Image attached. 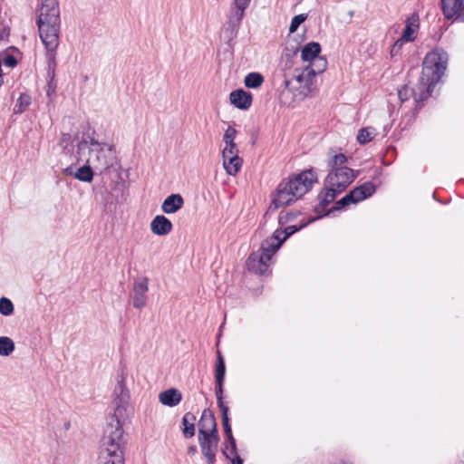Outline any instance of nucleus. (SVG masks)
<instances>
[{
  "label": "nucleus",
  "mask_w": 464,
  "mask_h": 464,
  "mask_svg": "<svg viewBox=\"0 0 464 464\" xmlns=\"http://www.w3.org/2000/svg\"><path fill=\"white\" fill-rule=\"evenodd\" d=\"M115 410L111 421L106 425L102 438V464H124V450L127 445V434L122 424L126 415L130 393L125 384V376L121 374L113 392Z\"/></svg>",
  "instance_id": "obj_1"
},
{
  "label": "nucleus",
  "mask_w": 464,
  "mask_h": 464,
  "mask_svg": "<svg viewBox=\"0 0 464 464\" xmlns=\"http://www.w3.org/2000/svg\"><path fill=\"white\" fill-rule=\"evenodd\" d=\"M448 59V53L442 48H436L424 57L421 74L418 82V92L415 91L414 94V114L422 109L423 102L430 97L434 87L445 72Z\"/></svg>",
  "instance_id": "obj_2"
},
{
  "label": "nucleus",
  "mask_w": 464,
  "mask_h": 464,
  "mask_svg": "<svg viewBox=\"0 0 464 464\" xmlns=\"http://www.w3.org/2000/svg\"><path fill=\"white\" fill-rule=\"evenodd\" d=\"M60 10L56 0H42L40 15L36 20L43 44L59 43Z\"/></svg>",
  "instance_id": "obj_3"
},
{
  "label": "nucleus",
  "mask_w": 464,
  "mask_h": 464,
  "mask_svg": "<svg viewBox=\"0 0 464 464\" xmlns=\"http://www.w3.org/2000/svg\"><path fill=\"white\" fill-rule=\"evenodd\" d=\"M299 198H301L298 193H295L290 182L287 179H283L276 189L269 209L276 210L279 208L290 206Z\"/></svg>",
  "instance_id": "obj_4"
},
{
  "label": "nucleus",
  "mask_w": 464,
  "mask_h": 464,
  "mask_svg": "<svg viewBox=\"0 0 464 464\" xmlns=\"http://www.w3.org/2000/svg\"><path fill=\"white\" fill-rule=\"evenodd\" d=\"M287 180L294 187L295 193L302 198L309 192L314 184L318 182L317 173L313 168L304 169L297 174H292Z\"/></svg>",
  "instance_id": "obj_5"
},
{
  "label": "nucleus",
  "mask_w": 464,
  "mask_h": 464,
  "mask_svg": "<svg viewBox=\"0 0 464 464\" xmlns=\"http://www.w3.org/2000/svg\"><path fill=\"white\" fill-rule=\"evenodd\" d=\"M219 440V434L216 433L215 430L204 432L200 430L198 434V443L201 453L207 459L208 464H214L216 462V455Z\"/></svg>",
  "instance_id": "obj_6"
},
{
  "label": "nucleus",
  "mask_w": 464,
  "mask_h": 464,
  "mask_svg": "<svg viewBox=\"0 0 464 464\" xmlns=\"http://www.w3.org/2000/svg\"><path fill=\"white\" fill-rule=\"evenodd\" d=\"M46 50L47 59V88L46 94L51 97L55 93L57 83L55 81V70H56V50L59 43L51 42L50 44H44Z\"/></svg>",
  "instance_id": "obj_7"
},
{
  "label": "nucleus",
  "mask_w": 464,
  "mask_h": 464,
  "mask_svg": "<svg viewBox=\"0 0 464 464\" xmlns=\"http://www.w3.org/2000/svg\"><path fill=\"white\" fill-rule=\"evenodd\" d=\"M94 159L91 160L93 169L101 173L110 169L116 162V150L114 145L103 144V147L96 149Z\"/></svg>",
  "instance_id": "obj_8"
},
{
  "label": "nucleus",
  "mask_w": 464,
  "mask_h": 464,
  "mask_svg": "<svg viewBox=\"0 0 464 464\" xmlns=\"http://www.w3.org/2000/svg\"><path fill=\"white\" fill-rule=\"evenodd\" d=\"M271 260L267 258L266 253H262L259 249L253 251L246 261L247 270L256 275L267 276L271 273Z\"/></svg>",
  "instance_id": "obj_9"
},
{
  "label": "nucleus",
  "mask_w": 464,
  "mask_h": 464,
  "mask_svg": "<svg viewBox=\"0 0 464 464\" xmlns=\"http://www.w3.org/2000/svg\"><path fill=\"white\" fill-rule=\"evenodd\" d=\"M420 27V16L418 12H413L405 21V27L402 31L401 37L395 42L392 53L393 50L399 45L401 46L402 42H412L416 38V33Z\"/></svg>",
  "instance_id": "obj_10"
},
{
  "label": "nucleus",
  "mask_w": 464,
  "mask_h": 464,
  "mask_svg": "<svg viewBox=\"0 0 464 464\" xmlns=\"http://www.w3.org/2000/svg\"><path fill=\"white\" fill-rule=\"evenodd\" d=\"M148 290L149 280L147 277H140L134 281L131 295L133 307L142 309L146 305Z\"/></svg>",
  "instance_id": "obj_11"
},
{
  "label": "nucleus",
  "mask_w": 464,
  "mask_h": 464,
  "mask_svg": "<svg viewBox=\"0 0 464 464\" xmlns=\"http://www.w3.org/2000/svg\"><path fill=\"white\" fill-rule=\"evenodd\" d=\"M314 77L309 74V72L307 71V79L301 84V86L296 87L300 91V94H302L304 97L311 96L313 92L315 90V86L314 84ZM293 81L285 79L281 88H283L280 91V97L281 99L284 98V96L286 94V92H290L292 87Z\"/></svg>",
  "instance_id": "obj_12"
},
{
  "label": "nucleus",
  "mask_w": 464,
  "mask_h": 464,
  "mask_svg": "<svg viewBox=\"0 0 464 464\" xmlns=\"http://www.w3.org/2000/svg\"><path fill=\"white\" fill-rule=\"evenodd\" d=\"M229 101L230 103L236 108L242 111H246L252 105L253 95L250 92L239 88L230 92Z\"/></svg>",
  "instance_id": "obj_13"
},
{
  "label": "nucleus",
  "mask_w": 464,
  "mask_h": 464,
  "mask_svg": "<svg viewBox=\"0 0 464 464\" xmlns=\"http://www.w3.org/2000/svg\"><path fill=\"white\" fill-rule=\"evenodd\" d=\"M172 228V222L164 215L155 216L150 222V231L156 236H167Z\"/></svg>",
  "instance_id": "obj_14"
},
{
  "label": "nucleus",
  "mask_w": 464,
  "mask_h": 464,
  "mask_svg": "<svg viewBox=\"0 0 464 464\" xmlns=\"http://www.w3.org/2000/svg\"><path fill=\"white\" fill-rule=\"evenodd\" d=\"M356 177L357 173H355V171L351 168H334V169H330L329 173L327 174V181L333 179H336V180H340L345 183L349 182L351 185Z\"/></svg>",
  "instance_id": "obj_15"
},
{
  "label": "nucleus",
  "mask_w": 464,
  "mask_h": 464,
  "mask_svg": "<svg viewBox=\"0 0 464 464\" xmlns=\"http://www.w3.org/2000/svg\"><path fill=\"white\" fill-rule=\"evenodd\" d=\"M184 199L180 194L168 196L161 204V210L165 214H174L182 208Z\"/></svg>",
  "instance_id": "obj_16"
},
{
  "label": "nucleus",
  "mask_w": 464,
  "mask_h": 464,
  "mask_svg": "<svg viewBox=\"0 0 464 464\" xmlns=\"http://www.w3.org/2000/svg\"><path fill=\"white\" fill-rule=\"evenodd\" d=\"M198 426V432L200 430H202L204 432H208V430H215L216 433H218V424L214 412L208 408L202 411Z\"/></svg>",
  "instance_id": "obj_17"
},
{
  "label": "nucleus",
  "mask_w": 464,
  "mask_h": 464,
  "mask_svg": "<svg viewBox=\"0 0 464 464\" xmlns=\"http://www.w3.org/2000/svg\"><path fill=\"white\" fill-rule=\"evenodd\" d=\"M226 376V363L224 356L220 351L217 352V359L215 364V390L224 389V382Z\"/></svg>",
  "instance_id": "obj_18"
},
{
  "label": "nucleus",
  "mask_w": 464,
  "mask_h": 464,
  "mask_svg": "<svg viewBox=\"0 0 464 464\" xmlns=\"http://www.w3.org/2000/svg\"><path fill=\"white\" fill-rule=\"evenodd\" d=\"M182 400V393L176 388H169L161 392L159 395V401L161 404L168 407H175Z\"/></svg>",
  "instance_id": "obj_19"
},
{
  "label": "nucleus",
  "mask_w": 464,
  "mask_h": 464,
  "mask_svg": "<svg viewBox=\"0 0 464 464\" xmlns=\"http://www.w3.org/2000/svg\"><path fill=\"white\" fill-rule=\"evenodd\" d=\"M464 4V0H440L442 14L447 20H454Z\"/></svg>",
  "instance_id": "obj_20"
},
{
  "label": "nucleus",
  "mask_w": 464,
  "mask_h": 464,
  "mask_svg": "<svg viewBox=\"0 0 464 464\" xmlns=\"http://www.w3.org/2000/svg\"><path fill=\"white\" fill-rule=\"evenodd\" d=\"M357 203L372 197L376 191V186L372 181H366L351 189Z\"/></svg>",
  "instance_id": "obj_21"
},
{
  "label": "nucleus",
  "mask_w": 464,
  "mask_h": 464,
  "mask_svg": "<svg viewBox=\"0 0 464 464\" xmlns=\"http://www.w3.org/2000/svg\"><path fill=\"white\" fill-rule=\"evenodd\" d=\"M322 47L318 42H309L301 49V59L304 62L312 63L320 55Z\"/></svg>",
  "instance_id": "obj_22"
},
{
  "label": "nucleus",
  "mask_w": 464,
  "mask_h": 464,
  "mask_svg": "<svg viewBox=\"0 0 464 464\" xmlns=\"http://www.w3.org/2000/svg\"><path fill=\"white\" fill-rule=\"evenodd\" d=\"M222 159L226 172L230 176H236L242 167V158H240L238 155H230Z\"/></svg>",
  "instance_id": "obj_23"
},
{
  "label": "nucleus",
  "mask_w": 464,
  "mask_h": 464,
  "mask_svg": "<svg viewBox=\"0 0 464 464\" xmlns=\"http://www.w3.org/2000/svg\"><path fill=\"white\" fill-rule=\"evenodd\" d=\"M195 420L196 416L192 412H186L181 420V430L182 434L186 439H190L195 436L196 428H195Z\"/></svg>",
  "instance_id": "obj_24"
},
{
  "label": "nucleus",
  "mask_w": 464,
  "mask_h": 464,
  "mask_svg": "<svg viewBox=\"0 0 464 464\" xmlns=\"http://www.w3.org/2000/svg\"><path fill=\"white\" fill-rule=\"evenodd\" d=\"M283 244L284 243L281 240L276 242L275 240L267 237L262 241L259 250L262 253H266L267 258L271 260L272 256L281 248Z\"/></svg>",
  "instance_id": "obj_25"
},
{
  "label": "nucleus",
  "mask_w": 464,
  "mask_h": 464,
  "mask_svg": "<svg viewBox=\"0 0 464 464\" xmlns=\"http://www.w3.org/2000/svg\"><path fill=\"white\" fill-rule=\"evenodd\" d=\"M319 203L313 208V211L317 215L321 214L324 208L330 205L333 201L331 199L330 193L324 185V188L320 190L317 195Z\"/></svg>",
  "instance_id": "obj_26"
},
{
  "label": "nucleus",
  "mask_w": 464,
  "mask_h": 464,
  "mask_svg": "<svg viewBox=\"0 0 464 464\" xmlns=\"http://www.w3.org/2000/svg\"><path fill=\"white\" fill-rule=\"evenodd\" d=\"M90 160L86 163L78 168L74 172V179L82 182H92L94 176L93 167H91L89 163Z\"/></svg>",
  "instance_id": "obj_27"
},
{
  "label": "nucleus",
  "mask_w": 464,
  "mask_h": 464,
  "mask_svg": "<svg viewBox=\"0 0 464 464\" xmlns=\"http://www.w3.org/2000/svg\"><path fill=\"white\" fill-rule=\"evenodd\" d=\"M327 60L324 56H318L309 65L305 66V70L309 72V74L315 76L324 72L327 68Z\"/></svg>",
  "instance_id": "obj_28"
},
{
  "label": "nucleus",
  "mask_w": 464,
  "mask_h": 464,
  "mask_svg": "<svg viewBox=\"0 0 464 464\" xmlns=\"http://www.w3.org/2000/svg\"><path fill=\"white\" fill-rule=\"evenodd\" d=\"M264 81L265 78L260 72H251L245 76L244 84L248 89H257Z\"/></svg>",
  "instance_id": "obj_29"
},
{
  "label": "nucleus",
  "mask_w": 464,
  "mask_h": 464,
  "mask_svg": "<svg viewBox=\"0 0 464 464\" xmlns=\"http://www.w3.org/2000/svg\"><path fill=\"white\" fill-rule=\"evenodd\" d=\"M241 23L242 21L228 16L227 26L224 30V34L228 41L233 40L237 36Z\"/></svg>",
  "instance_id": "obj_30"
},
{
  "label": "nucleus",
  "mask_w": 464,
  "mask_h": 464,
  "mask_svg": "<svg viewBox=\"0 0 464 464\" xmlns=\"http://www.w3.org/2000/svg\"><path fill=\"white\" fill-rule=\"evenodd\" d=\"M316 221V218L311 217L307 221L303 222L300 225H291L286 227L283 229L282 232H284V236L281 238V241L284 243L291 236H293L295 233L299 232L303 228L306 227L308 225L312 224L313 222Z\"/></svg>",
  "instance_id": "obj_31"
},
{
  "label": "nucleus",
  "mask_w": 464,
  "mask_h": 464,
  "mask_svg": "<svg viewBox=\"0 0 464 464\" xmlns=\"http://www.w3.org/2000/svg\"><path fill=\"white\" fill-rule=\"evenodd\" d=\"M376 134L375 129L372 127H365L359 130L357 135V141L361 145H365L369 143L373 136Z\"/></svg>",
  "instance_id": "obj_32"
},
{
  "label": "nucleus",
  "mask_w": 464,
  "mask_h": 464,
  "mask_svg": "<svg viewBox=\"0 0 464 464\" xmlns=\"http://www.w3.org/2000/svg\"><path fill=\"white\" fill-rule=\"evenodd\" d=\"M14 349V343L10 337L0 336V356H9Z\"/></svg>",
  "instance_id": "obj_33"
},
{
  "label": "nucleus",
  "mask_w": 464,
  "mask_h": 464,
  "mask_svg": "<svg viewBox=\"0 0 464 464\" xmlns=\"http://www.w3.org/2000/svg\"><path fill=\"white\" fill-rule=\"evenodd\" d=\"M217 403L219 411H221V420L230 419L229 418V407L224 401V389L215 390Z\"/></svg>",
  "instance_id": "obj_34"
},
{
  "label": "nucleus",
  "mask_w": 464,
  "mask_h": 464,
  "mask_svg": "<svg viewBox=\"0 0 464 464\" xmlns=\"http://www.w3.org/2000/svg\"><path fill=\"white\" fill-rule=\"evenodd\" d=\"M301 215V210L281 211L278 217V223L280 226H285L288 222L295 221Z\"/></svg>",
  "instance_id": "obj_35"
},
{
  "label": "nucleus",
  "mask_w": 464,
  "mask_h": 464,
  "mask_svg": "<svg viewBox=\"0 0 464 464\" xmlns=\"http://www.w3.org/2000/svg\"><path fill=\"white\" fill-rule=\"evenodd\" d=\"M31 96L25 92L21 93L14 107V113H22L31 104Z\"/></svg>",
  "instance_id": "obj_36"
},
{
  "label": "nucleus",
  "mask_w": 464,
  "mask_h": 464,
  "mask_svg": "<svg viewBox=\"0 0 464 464\" xmlns=\"http://www.w3.org/2000/svg\"><path fill=\"white\" fill-rule=\"evenodd\" d=\"M348 158L343 153H338L333 156L328 161V167L330 169L334 168H344V164L347 163Z\"/></svg>",
  "instance_id": "obj_37"
},
{
  "label": "nucleus",
  "mask_w": 464,
  "mask_h": 464,
  "mask_svg": "<svg viewBox=\"0 0 464 464\" xmlns=\"http://www.w3.org/2000/svg\"><path fill=\"white\" fill-rule=\"evenodd\" d=\"M14 304L12 301L7 297L0 298V314L4 316H9L14 314Z\"/></svg>",
  "instance_id": "obj_38"
},
{
  "label": "nucleus",
  "mask_w": 464,
  "mask_h": 464,
  "mask_svg": "<svg viewBox=\"0 0 464 464\" xmlns=\"http://www.w3.org/2000/svg\"><path fill=\"white\" fill-rule=\"evenodd\" d=\"M307 16L308 15L306 14H300L295 15L292 18L290 25H289V32L291 34L296 32L297 29L299 28V26L307 19Z\"/></svg>",
  "instance_id": "obj_39"
},
{
  "label": "nucleus",
  "mask_w": 464,
  "mask_h": 464,
  "mask_svg": "<svg viewBox=\"0 0 464 464\" xmlns=\"http://www.w3.org/2000/svg\"><path fill=\"white\" fill-rule=\"evenodd\" d=\"M415 90L408 85H403L398 90V96L401 102L408 101L411 97L414 98Z\"/></svg>",
  "instance_id": "obj_40"
},
{
  "label": "nucleus",
  "mask_w": 464,
  "mask_h": 464,
  "mask_svg": "<svg viewBox=\"0 0 464 464\" xmlns=\"http://www.w3.org/2000/svg\"><path fill=\"white\" fill-rule=\"evenodd\" d=\"M324 185H330L334 189H337L339 192H343L350 186L349 182L345 183L340 180H336V179H333L327 181V176L324 180Z\"/></svg>",
  "instance_id": "obj_41"
},
{
  "label": "nucleus",
  "mask_w": 464,
  "mask_h": 464,
  "mask_svg": "<svg viewBox=\"0 0 464 464\" xmlns=\"http://www.w3.org/2000/svg\"><path fill=\"white\" fill-rule=\"evenodd\" d=\"M88 150L89 154H92L94 152V150L93 149H90L88 147V140L86 139H82V140H79L78 143H77V150H76V154L78 155V160H82V154L85 151V150Z\"/></svg>",
  "instance_id": "obj_42"
},
{
  "label": "nucleus",
  "mask_w": 464,
  "mask_h": 464,
  "mask_svg": "<svg viewBox=\"0 0 464 464\" xmlns=\"http://www.w3.org/2000/svg\"><path fill=\"white\" fill-rule=\"evenodd\" d=\"M352 204H357L352 190H350L344 197L338 200V205H342L343 208L349 207Z\"/></svg>",
  "instance_id": "obj_43"
},
{
  "label": "nucleus",
  "mask_w": 464,
  "mask_h": 464,
  "mask_svg": "<svg viewBox=\"0 0 464 464\" xmlns=\"http://www.w3.org/2000/svg\"><path fill=\"white\" fill-rule=\"evenodd\" d=\"M230 155H238L237 146L235 141L227 142L226 147L222 151V158H226Z\"/></svg>",
  "instance_id": "obj_44"
},
{
  "label": "nucleus",
  "mask_w": 464,
  "mask_h": 464,
  "mask_svg": "<svg viewBox=\"0 0 464 464\" xmlns=\"http://www.w3.org/2000/svg\"><path fill=\"white\" fill-rule=\"evenodd\" d=\"M246 9V8H244V6L235 5V6L231 8L230 14L228 16L242 21L245 16Z\"/></svg>",
  "instance_id": "obj_45"
},
{
  "label": "nucleus",
  "mask_w": 464,
  "mask_h": 464,
  "mask_svg": "<svg viewBox=\"0 0 464 464\" xmlns=\"http://www.w3.org/2000/svg\"><path fill=\"white\" fill-rule=\"evenodd\" d=\"M342 209H343V208L342 207V205H338V200H337L332 208H330L326 210H324L321 214L315 216L314 218H316V220H318L324 217L329 216L330 214H332L334 212L341 211Z\"/></svg>",
  "instance_id": "obj_46"
},
{
  "label": "nucleus",
  "mask_w": 464,
  "mask_h": 464,
  "mask_svg": "<svg viewBox=\"0 0 464 464\" xmlns=\"http://www.w3.org/2000/svg\"><path fill=\"white\" fill-rule=\"evenodd\" d=\"M222 453L225 456L226 459H229L232 464H244L243 459L237 454H232L234 457L231 458L229 454H227V446L226 445L225 448L222 449Z\"/></svg>",
  "instance_id": "obj_47"
},
{
  "label": "nucleus",
  "mask_w": 464,
  "mask_h": 464,
  "mask_svg": "<svg viewBox=\"0 0 464 464\" xmlns=\"http://www.w3.org/2000/svg\"><path fill=\"white\" fill-rule=\"evenodd\" d=\"M237 130L231 126H229L226 130L224 136H223V140H224L225 143L234 141V140L237 136Z\"/></svg>",
  "instance_id": "obj_48"
},
{
  "label": "nucleus",
  "mask_w": 464,
  "mask_h": 464,
  "mask_svg": "<svg viewBox=\"0 0 464 464\" xmlns=\"http://www.w3.org/2000/svg\"><path fill=\"white\" fill-rule=\"evenodd\" d=\"M295 72L294 79L299 84L298 86H301V84L307 79V71L304 68L302 71L300 69H295Z\"/></svg>",
  "instance_id": "obj_49"
},
{
  "label": "nucleus",
  "mask_w": 464,
  "mask_h": 464,
  "mask_svg": "<svg viewBox=\"0 0 464 464\" xmlns=\"http://www.w3.org/2000/svg\"><path fill=\"white\" fill-rule=\"evenodd\" d=\"M4 63L7 67L14 68V66L17 65V60L14 55L7 54L4 58Z\"/></svg>",
  "instance_id": "obj_50"
},
{
  "label": "nucleus",
  "mask_w": 464,
  "mask_h": 464,
  "mask_svg": "<svg viewBox=\"0 0 464 464\" xmlns=\"http://www.w3.org/2000/svg\"><path fill=\"white\" fill-rule=\"evenodd\" d=\"M10 27L8 25H4L2 30L0 31V41L7 40L10 35Z\"/></svg>",
  "instance_id": "obj_51"
},
{
  "label": "nucleus",
  "mask_w": 464,
  "mask_h": 464,
  "mask_svg": "<svg viewBox=\"0 0 464 464\" xmlns=\"http://www.w3.org/2000/svg\"><path fill=\"white\" fill-rule=\"evenodd\" d=\"M221 421H222L224 434H228V433L232 432L230 419L221 420Z\"/></svg>",
  "instance_id": "obj_52"
},
{
  "label": "nucleus",
  "mask_w": 464,
  "mask_h": 464,
  "mask_svg": "<svg viewBox=\"0 0 464 464\" xmlns=\"http://www.w3.org/2000/svg\"><path fill=\"white\" fill-rule=\"evenodd\" d=\"M324 186L327 188L328 192L330 193L331 199L334 202L335 200V198L341 194V192H339L337 189H334L330 185H324Z\"/></svg>",
  "instance_id": "obj_53"
},
{
  "label": "nucleus",
  "mask_w": 464,
  "mask_h": 464,
  "mask_svg": "<svg viewBox=\"0 0 464 464\" xmlns=\"http://www.w3.org/2000/svg\"><path fill=\"white\" fill-rule=\"evenodd\" d=\"M298 51H299L298 44H297L295 46H292V48H291V49H290V48H289V46L287 45V46L285 47V52H287V53H285V55H286V56H288V57H293V56H295V55L297 53V52H298Z\"/></svg>",
  "instance_id": "obj_54"
},
{
  "label": "nucleus",
  "mask_w": 464,
  "mask_h": 464,
  "mask_svg": "<svg viewBox=\"0 0 464 464\" xmlns=\"http://www.w3.org/2000/svg\"><path fill=\"white\" fill-rule=\"evenodd\" d=\"M283 229H280V228H277L275 230V232L272 234L271 237H269V238L275 240L276 242H277L278 240H281V238L283 237L282 236H284V232H282Z\"/></svg>",
  "instance_id": "obj_55"
},
{
  "label": "nucleus",
  "mask_w": 464,
  "mask_h": 464,
  "mask_svg": "<svg viewBox=\"0 0 464 464\" xmlns=\"http://www.w3.org/2000/svg\"><path fill=\"white\" fill-rule=\"evenodd\" d=\"M88 139H89L88 143H90L92 146H96L97 149L103 147V144H105L104 142H102V143L99 142L97 140H95V138L93 136H88Z\"/></svg>",
  "instance_id": "obj_56"
},
{
  "label": "nucleus",
  "mask_w": 464,
  "mask_h": 464,
  "mask_svg": "<svg viewBox=\"0 0 464 464\" xmlns=\"http://www.w3.org/2000/svg\"><path fill=\"white\" fill-rule=\"evenodd\" d=\"M227 446V449L230 448V454H237V441H233L230 443H224V448Z\"/></svg>",
  "instance_id": "obj_57"
},
{
  "label": "nucleus",
  "mask_w": 464,
  "mask_h": 464,
  "mask_svg": "<svg viewBox=\"0 0 464 464\" xmlns=\"http://www.w3.org/2000/svg\"><path fill=\"white\" fill-rule=\"evenodd\" d=\"M453 21H460L464 22V3L461 6L460 10L458 13V16L456 15Z\"/></svg>",
  "instance_id": "obj_58"
},
{
  "label": "nucleus",
  "mask_w": 464,
  "mask_h": 464,
  "mask_svg": "<svg viewBox=\"0 0 464 464\" xmlns=\"http://www.w3.org/2000/svg\"><path fill=\"white\" fill-rule=\"evenodd\" d=\"M74 168L73 165H70L63 169V174L66 176H72L74 178Z\"/></svg>",
  "instance_id": "obj_59"
},
{
  "label": "nucleus",
  "mask_w": 464,
  "mask_h": 464,
  "mask_svg": "<svg viewBox=\"0 0 464 464\" xmlns=\"http://www.w3.org/2000/svg\"><path fill=\"white\" fill-rule=\"evenodd\" d=\"M251 0H234V4L247 8Z\"/></svg>",
  "instance_id": "obj_60"
},
{
  "label": "nucleus",
  "mask_w": 464,
  "mask_h": 464,
  "mask_svg": "<svg viewBox=\"0 0 464 464\" xmlns=\"http://www.w3.org/2000/svg\"><path fill=\"white\" fill-rule=\"evenodd\" d=\"M236 441V439L233 436V432H230L228 434H225V443H230Z\"/></svg>",
  "instance_id": "obj_61"
},
{
  "label": "nucleus",
  "mask_w": 464,
  "mask_h": 464,
  "mask_svg": "<svg viewBox=\"0 0 464 464\" xmlns=\"http://www.w3.org/2000/svg\"><path fill=\"white\" fill-rule=\"evenodd\" d=\"M198 452V448L196 445H190L188 447V454L195 455Z\"/></svg>",
  "instance_id": "obj_62"
},
{
  "label": "nucleus",
  "mask_w": 464,
  "mask_h": 464,
  "mask_svg": "<svg viewBox=\"0 0 464 464\" xmlns=\"http://www.w3.org/2000/svg\"><path fill=\"white\" fill-rule=\"evenodd\" d=\"M71 140V135L69 133H63L61 138V143L68 142Z\"/></svg>",
  "instance_id": "obj_63"
},
{
  "label": "nucleus",
  "mask_w": 464,
  "mask_h": 464,
  "mask_svg": "<svg viewBox=\"0 0 464 464\" xmlns=\"http://www.w3.org/2000/svg\"><path fill=\"white\" fill-rule=\"evenodd\" d=\"M70 426H71L70 422L64 423V429L65 430H69Z\"/></svg>",
  "instance_id": "obj_64"
}]
</instances>
